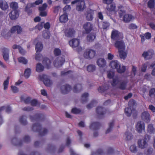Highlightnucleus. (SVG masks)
I'll list each match as a JSON object with an SVG mask.
<instances>
[{
    "instance_id": "a878e982",
    "label": "nucleus",
    "mask_w": 155,
    "mask_h": 155,
    "mask_svg": "<svg viewBox=\"0 0 155 155\" xmlns=\"http://www.w3.org/2000/svg\"><path fill=\"white\" fill-rule=\"evenodd\" d=\"M1 35L4 38L8 39L11 36V33L9 30L5 29L2 31Z\"/></svg>"
},
{
    "instance_id": "13d9d810",
    "label": "nucleus",
    "mask_w": 155,
    "mask_h": 155,
    "mask_svg": "<svg viewBox=\"0 0 155 155\" xmlns=\"http://www.w3.org/2000/svg\"><path fill=\"white\" fill-rule=\"evenodd\" d=\"M44 25V23L43 22L40 23L36 26L35 28L38 30H40L42 28Z\"/></svg>"
},
{
    "instance_id": "f704fd0d",
    "label": "nucleus",
    "mask_w": 155,
    "mask_h": 155,
    "mask_svg": "<svg viewBox=\"0 0 155 155\" xmlns=\"http://www.w3.org/2000/svg\"><path fill=\"white\" fill-rule=\"evenodd\" d=\"M18 62L24 64L27 63L28 60L25 58L23 57H20L18 58Z\"/></svg>"
},
{
    "instance_id": "c85d7f7f",
    "label": "nucleus",
    "mask_w": 155,
    "mask_h": 155,
    "mask_svg": "<svg viewBox=\"0 0 155 155\" xmlns=\"http://www.w3.org/2000/svg\"><path fill=\"white\" fill-rule=\"evenodd\" d=\"M44 69V67L42 64L39 63H38L36 67V70L38 72H40L43 71Z\"/></svg>"
},
{
    "instance_id": "c756f323",
    "label": "nucleus",
    "mask_w": 155,
    "mask_h": 155,
    "mask_svg": "<svg viewBox=\"0 0 155 155\" xmlns=\"http://www.w3.org/2000/svg\"><path fill=\"white\" fill-rule=\"evenodd\" d=\"M68 20L67 15L66 14L62 15L60 18V21L61 22H66Z\"/></svg>"
},
{
    "instance_id": "0eeeda50",
    "label": "nucleus",
    "mask_w": 155,
    "mask_h": 155,
    "mask_svg": "<svg viewBox=\"0 0 155 155\" xmlns=\"http://www.w3.org/2000/svg\"><path fill=\"white\" fill-rule=\"evenodd\" d=\"M154 54L153 50H150L143 52L142 54V57L145 60H148L151 58Z\"/></svg>"
},
{
    "instance_id": "72a5a7b5",
    "label": "nucleus",
    "mask_w": 155,
    "mask_h": 155,
    "mask_svg": "<svg viewBox=\"0 0 155 155\" xmlns=\"http://www.w3.org/2000/svg\"><path fill=\"white\" fill-rule=\"evenodd\" d=\"M119 55L120 58L121 59H124L127 57V53L124 51V50L119 51Z\"/></svg>"
},
{
    "instance_id": "bf43d9fd",
    "label": "nucleus",
    "mask_w": 155,
    "mask_h": 155,
    "mask_svg": "<svg viewBox=\"0 0 155 155\" xmlns=\"http://www.w3.org/2000/svg\"><path fill=\"white\" fill-rule=\"evenodd\" d=\"M137 28V26L134 24H131L129 26V28L130 29H135Z\"/></svg>"
},
{
    "instance_id": "2eb2a0df",
    "label": "nucleus",
    "mask_w": 155,
    "mask_h": 155,
    "mask_svg": "<svg viewBox=\"0 0 155 155\" xmlns=\"http://www.w3.org/2000/svg\"><path fill=\"white\" fill-rule=\"evenodd\" d=\"M142 119L146 122H148L150 120V114L147 111L143 112L141 114Z\"/></svg>"
},
{
    "instance_id": "4c0bfd02",
    "label": "nucleus",
    "mask_w": 155,
    "mask_h": 155,
    "mask_svg": "<svg viewBox=\"0 0 155 155\" xmlns=\"http://www.w3.org/2000/svg\"><path fill=\"white\" fill-rule=\"evenodd\" d=\"M10 7L13 10H16L18 8V3L16 2H13L10 4Z\"/></svg>"
},
{
    "instance_id": "774afa93",
    "label": "nucleus",
    "mask_w": 155,
    "mask_h": 155,
    "mask_svg": "<svg viewBox=\"0 0 155 155\" xmlns=\"http://www.w3.org/2000/svg\"><path fill=\"white\" fill-rule=\"evenodd\" d=\"M114 57V55L111 53H108L107 54V59L108 60H111Z\"/></svg>"
},
{
    "instance_id": "473e14b6",
    "label": "nucleus",
    "mask_w": 155,
    "mask_h": 155,
    "mask_svg": "<svg viewBox=\"0 0 155 155\" xmlns=\"http://www.w3.org/2000/svg\"><path fill=\"white\" fill-rule=\"evenodd\" d=\"M95 35L94 34H90L87 37V40L89 42H91L95 38Z\"/></svg>"
},
{
    "instance_id": "680f3d73",
    "label": "nucleus",
    "mask_w": 155,
    "mask_h": 155,
    "mask_svg": "<svg viewBox=\"0 0 155 155\" xmlns=\"http://www.w3.org/2000/svg\"><path fill=\"white\" fill-rule=\"evenodd\" d=\"M40 15L42 17L46 16L47 15V12L45 11H40Z\"/></svg>"
},
{
    "instance_id": "58836bf2",
    "label": "nucleus",
    "mask_w": 155,
    "mask_h": 155,
    "mask_svg": "<svg viewBox=\"0 0 155 155\" xmlns=\"http://www.w3.org/2000/svg\"><path fill=\"white\" fill-rule=\"evenodd\" d=\"M31 70L29 68H27L26 69L25 71L24 75L25 77L28 78L31 74Z\"/></svg>"
},
{
    "instance_id": "8fccbe9b",
    "label": "nucleus",
    "mask_w": 155,
    "mask_h": 155,
    "mask_svg": "<svg viewBox=\"0 0 155 155\" xmlns=\"http://www.w3.org/2000/svg\"><path fill=\"white\" fill-rule=\"evenodd\" d=\"M42 58V55L39 53H36L35 57V59L38 61H40Z\"/></svg>"
},
{
    "instance_id": "e2e57ef3",
    "label": "nucleus",
    "mask_w": 155,
    "mask_h": 155,
    "mask_svg": "<svg viewBox=\"0 0 155 155\" xmlns=\"http://www.w3.org/2000/svg\"><path fill=\"white\" fill-rule=\"evenodd\" d=\"M121 69H120V68L118 69L117 71L120 73H122L124 72L126 69V68L125 66H122L121 68Z\"/></svg>"
},
{
    "instance_id": "37998d69",
    "label": "nucleus",
    "mask_w": 155,
    "mask_h": 155,
    "mask_svg": "<svg viewBox=\"0 0 155 155\" xmlns=\"http://www.w3.org/2000/svg\"><path fill=\"white\" fill-rule=\"evenodd\" d=\"M130 150L131 152L135 153L137 151V148L135 145H131L130 148Z\"/></svg>"
},
{
    "instance_id": "c03bdc74",
    "label": "nucleus",
    "mask_w": 155,
    "mask_h": 155,
    "mask_svg": "<svg viewBox=\"0 0 155 155\" xmlns=\"http://www.w3.org/2000/svg\"><path fill=\"white\" fill-rule=\"evenodd\" d=\"M9 84V79L7 78V79L4 81L3 83L4 90H6L8 87Z\"/></svg>"
},
{
    "instance_id": "f03ea898",
    "label": "nucleus",
    "mask_w": 155,
    "mask_h": 155,
    "mask_svg": "<svg viewBox=\"0 0 155 155\" xmlns=\"http://www.w3.org/2000/svg\"><path fill=\"white\" fill-rule=\"evenodd\" d=\"M69 44L73 48H76L77 50L78 51H80L82 49V48L80 45V41L78 39H72L69 41Z\"/></svg>"
},
{
    "instance_id": "864d4df0",
    "label": "nucleus",
    "mask_w": 155,
    "mask_h": 155,
    "mask_svg": "<svg viewBox=\"0 0 155 155\" xmlns=\"http://www.w3.org/2000/svg\"><path fill=\"white\" fill-rule=\"evenodd\" d=\"M11 88L12 91L14 93H17L19 91L18 89L15 86H11Z\"/></svg>"
},
{
    "instance_id": "1a4fd4ad",
    "label": "nucleus",
    "mask_w": 155,
    "mask_h": 155,
    "mask_svg": "<svg viewBox=\"0 0 155 155\" xmlns=\"http://www.w3.org/2000/svg\"><path fill=\"white\" fill-rule=\"evenodd\" d=\"M122 34L116 30H113L111 34V38L114 39H120L123 38Z\"/></svg>"
},
{
    "instance_id": "f8f14e48",
    "label": "nucleus",
    "mask_w": 155,
    "mask_h": 155,
    "mask_svg": "<svg viewBox=\"0 0 155 155\" xmlns=\"http://www.w3.org/2000/svg\"><path fill=\"white\" fill-rule=\"evenodd\" d=\"M10 50L9 49L6 48H4L2 51V55L4 60L5 61H8L9 59V53Z\"/></svg>"
},
{
    "instance_id": "412c9836",
    "label": "nucleus",
    "mask_w": 155,
    "mask_h": 155,
    "mask_svg": "<svg viewBox=\"0 0 155 155\" xmlns=\"http://www.w3.org/2000/svg\"><path fill=\"white\" fill-rule=\"evenodd\" d=\"M97 65L100 68H104L106 65V61L104 58H99L97 61Z\"/></svg>"
},
{
    "instance_id": "79ce46f5",
    "label": "nucleus",
    "mask_w": 155,
    "mask_h": 155,
    "mask_svg": "<svg viewBox=\"0 0 155 155\" xmlns=\"http://www.w3.org/2000/svg\"><path fill=\"white\" fill-rule=\"evenodd\" d=\"M82 89V86L81 84H77L74 88V91L77 92L80 91Z\"/></svg>"
},
{
    "instance_id": "423d86ee",
    "label": "nucleus",
    "mask_w": 155,
    "mask_h": 155,
    "mask_svg": "<svg viewBox=\"0 0 155 155\" xmlns=\"http://www.w3.org/2000/svg\"><path fill=\"white\" fill-rule=\"evenodd\" d=\"M65 61V59L63 58L58 57L54 61L53 64L57 68L61 67Z\"/></svg>"
},
{
    "instance_id": "6ab92c4d",
    "label": "nucleus",
    "mask_w": 155,
    "mask_h": 155,
    "mask_svg": "<svg viewBox=\"0 0 155 155\" xmlns=\"http://www.w3.org/2000/svg\"><path fill=\"white\" fill-rule=\"evenodd\" d=\"M94 11L91 9H88L86 14V18L87 20L91 21L93 18V15L94 14Z\"/></svg>"
},
{
    "instance_id": "09e8293b",
    "label": "nucleus",
    "mask_w": 155,
    "mask_h": 155,
    "mask_svg": "<svg viewBox=\"0 0 155 155\" xmlns=\"http://www.w3.org/2000/svg\"><path fill=\"white\" fill-rule=\"evenodd\" d=\"M107 75L109 78H113L114 75V71L113 70L108 71L107 73Z\"/></svg>"
},
{
    "instance_id": "49530a36",
    "label": "nucleus",
    "mask_w": 155,
    "mask_h": 155,
    "mask_svg": "<svg viewBox=\"0 0 155 155\" xmlns=\"http://www.w3.org/2000/svg\"><path fill=\"white\" fill-rule=\"evenodd\" d=\"M43 36L45 38L48 39L50 37V34L48 31H45L43 33Z\"/></svg>"
},
{
    "instance_id": "f257e3e1",
    "label": "nucleus",
    "mask_w": 155,
    "mask_h": 155,
    "mask_svg": "<svg viewBox=\"0 0 155 155\" xmlns=\"http://www.w3.org/2000/svg\"><path fill=\"white\" fill-rule=\"evenodd\" d=\"M119 13L120 18L123 16V21L125 22H129L134 18V17L131 15L126 14L125 12L122 9L119 10Z\"/></svg>"
},
{
    "instance_id": "39448f33",
    "label": "nucleus",
    "mask_w": 155,
    "mask_h": 155,
    "mask_svg": "<svg viewBox=\"0 0 155 155\" xmlns=\"http://www.w3.org/2000/svg\"><path fill=\"white\" fill-rule=\"evenodd\" d=\"M40 79L42 81L44 84L47 86H50L52 84V82L48 78V76L45 75H41L39 76Z\"/></svg>"
},
{
    "instance_id": "9b49d317",
    "label": "nucleus",
    "mask_w": 155,
    "mask_h": 155,
    "mask_svg": "<svg viewBox=\"0 0 155 155\" xmlns=\"http://www.w3.org/2000/svg\"><path fill=\"white\" fill-rule=\"evenodd\" d=\"M109 66L112 69H116L117 71L120 67V64L117 60H113L110 62Z\"/></svg>"
},
{
    "instance_id": "dca6fc26",
    "label": "nucleus",
    "mask_w": 155,
    "mask_h": 155,
    "mask_svg": "<svg viewBox=\"0 0 155 155\" xmlns=\"http://www.w3.org/2000/svg\"><path fill=\"white\" fill-rule=\"evenodd\" d=\"M85 8L84 0H80L77 4L76 9L78 11H82Z\"/></svg>"
},
{
    "instance_id": "a211bd4d",
    "label": "nucleus",
    "mask_w": 155,
    "mask_h": 155,
    "mask_svg": "<svg viewBox=\"0 0 155 155\" xmlns=\"http://www.w3.org/2000/svg\"><path fill=\"white\" fill-rule=\"evenodd\" d=\"M42 0H37L35 2V3H29L26 6L25 10L27 12L28 9L31 7H35V5H38L42 3Z\"/></svg>"
},
{
    "instance_id": "20e7f679",
    "label": "nucleus",
    "mask_w": 155,
    "mask_h": 155,
    "mask_svg": "<svg viewBox=\"0 0 155 155\" xmlns=\"http://www.w3.org/2000/svg\"><path fill=\"white\" fill-rule=\"evenodd\" d=\"M95 51L91 49H86L83 53L84 57L87 59H90L93 58L95 55Z\"/></svg>"
},
{
    "instance_id": "e433bc0d",
    "label": "nucleus",
    "mask_w": 155,
    "mask_h": 155,
    "mask_svg": "<svg viewBox=\"0 0 155 155\" xmlns=\"http://www.w3.org/2000/svg\"><path fill=\"white\" fill-rule=\"evenodd\" d=\"M96 69L95 65H90L87 66V70L89 72H92L94 71Z\"/></svg>"
},
{
    "instance_id": "3c124183",
    "label": "nucleus",
    "mask_w": 155,
    "mask_h": 155,
    "mask_svg": "<svg viewBox=\"0 0 155 155\" xmlns=\"http://www.w3.org/2000/svg\"><path fill=\"white\" fill-rule=\"evenodd\" d=\"M47 5L46 3H44L42 5L39 7V9L40 11H45L47 7Z\"/></svg>"
},
{
    "instance_id": "6e6552de",
    "label": "nucleus",
    "mask_w": 155,
    "mask_h": 155,
    "mask_svg": "<svg viewBox=\"0 0 155 155\" xmlns=\"http://www.w3.org/2000/svg\"><path fill=\"white\" fill-rule=\"evenodd\" d=\"M134 100H132L129 102L128 105L130 107L126 108L125 109V113L127 116H130L131 115L132 112L131 108H133L134 106Z\"/></svg>"
},
{
    "instance_id": "603ef678",
    "label": "nucleus",
    "mask_w": 155,
    "mask_h": 155,
    "mask_svg": "<svg viewBox=\"0 0 155 155\" xmlns=\"http://www.w3.org/2000/svg\"><path fill=\"white\" fill-rule=\"evenodd\" d=\"M88 96V94L87 93H84V94L81 97V100L83 102L86 101L87 100V98Z\"/></svg>"
},
{
    "instance_id": "0e129e2a",
    "label": "nucleus",
    "mask_w": 155,
    "mask_h": 155,
    "mask_svg": "<svg viewBox=\"0 0 155 155\" xmlns=\"http://www.w3.org/2000/svg\"><path fill=\"white\" fill-rule=\"evenodd\" d=\"M153 149L152 148H149L147 150V151L145 152V153L147 155L150 154L152 153L153 152Z\"/></svg>"
},
{
    "instance_id": "338daca9",
    "label": "nucleus",
    "mask_w": 155,
    "mask_h": 155,
    "mask_svg": "<svg viewBox=\"0 0 155 155\" xmlns=\"http://www.w3.org/2000/svg\"><path fill=\"white\" fill-rule=\"evenodd\" d=\"M20 121L21 123L23 124H25L26 123V120L25 117H23L20 118Z\"/></svg>"
},
{
    "instance_id": "7ed1b4c3",
    "label": "nucleus",
    "mask_w": 155,
    "mask_h": 155,
    "mask_svg": "<svg viewBox=\"0 0 155 155\" xmlns=\"http://www.w3.org/2000/svg\"><path fill=\"white\" fill-rule=\"evenodd\" d=\"M113 87H117L122 89H124L126 87V84L125 82H120L117 77L113 79V81L111 83Z\"/></svg>"
},
{
    "instance_id": "ddd939ff",
    "label": "nucleus",
    "mask_w": 155,
    "mask_h": 155,
    "mask_svg": "<svg viewBox=\"0 0 155 155\" xmlns=\"http://www.w3.org/2000/svg\"><path fill=\"white\" fill-rule=\"evenodd\" d=\"M147 145V143L145 138L140 139L138 141V147L141 149L145 148Z\"/></svg>"
},
{
    "instance_id": "f3484780",
    "label": "nucleus",
    "mask_w": 155,
    "mask_h": 155,
    "mask_svg": "<svg viewBox=\"0 0 155 155\" xmlns=\"http://www.w3.org/2000/svg\"><path fill=\"white\" fill-rule=\"evenodd\" d=\"M115 46L116 48H118L119 51L124 50L125 49V46L122 41H117L115 44Z\"/></svg>"
},
{
    "instance_id": "5701e85b",
    "label": "nucleus",
    "mask_w": 155,
    "mask_h": 155,
    "mask_svg": "<svg viewBox=\"0 0 155 155\" xmlns=\"http://www.w3.org/2000/svg\"><path fill=\"white\" fill-rule=\"evenodd\" d=\"M22 29L21 27L18 25L13 27L11 29V32L14 33L17 31V34H20L22 32Z\"/></svg>"
},
{
    "instance_id": "5fc2aeb1",
    "label": "nucleus",
    "mask_w": 155,
    "mask_h": 155,
    "mask_svg": "<svg viewBox=\"0 0 155 155\" xmlns=\"http://www.w3.org/2000/svg\"><path fill=\"white\" fill-rule=\"evenodd\" d=\"M154 4V0H150L148 3V6L151 8H153Z\"/></svg>"
},
{
    "instance_id": "b1692460",
    "label": "nucleus",
    "mask_w": 155,
    "mask_h": 155,
    "mask_svg": "<svg viewBox=\"0 0 155 155\" xmlns=\"http://www.w3.org/2000/svg\"><path fill=\"white\" fill-rule=\"evenodd\" d=\"M0 8L3 11H5L8 8V6L7 2L5 1L0 0Z\"/></svg>"
},
{
    "instance_id": "bb28decb",
    "label": "nucleus",
    "mask_w": 155,
    "mask_h": 155,
    "mask_svg": "<svg viewBox=\"0 0 155 155\" xmlns=\"http://www.w3.org/2000/svg\"><path fill=\"white\" fill-rule=\"evenodd\" d=\"M75 33V31L72 28L67 29L65 31V35L68 37L72 36Z\"/></svg>"
},
{
    "instance_id": "69168bd1",
    "label": "nucleus",
    "mask_w": 155,
    "mask_h": 155,
    "mask_svg": "<svg viewBox=\"0 0 155 155\" xmlns=\"http://www.w3.org/2000/svg\"><path fill=\"white\" fill-rule=\"evenodd\" d=\"M144 37L147 39H149L151 38V34L148 32L147 33L144 35Z\"/></svg>"
},
{
    "instance_id": "a19ab883",
    "label": "nucleus",
    "mask_w": 155,
    "mask_h": 155,
    "mask_svg": "<svg viewBox=\"0 0 155 155\" xmlns=\"http://www.w3.org/2000/svg\"><path fill=\"white\" fill-rule=\"evenodd\" d=\"M53 52L54 54L56 56H58L60 55L61 54V50L58 48H55L54 49Z\"/></svg>"
},
{
    "instance_id": "393cba45",
    "label": "nucleus",
    "mask_w": 155,
    "mask_h": 155,
    "mask_svg": "<svg viewBox=\"0 0 155 155\" xmlns=\"http://www.w3.org/2000/svg\"><path fill=\"white\" fill-rule=\"evenodd\" d=\"M71 89V87L68 85H63L61 87V92L64 94H67Z\"/></svg>"
},
{
    "instance_id": "a18cd8bd",
    "label": "nucleus",
    "mask_w": 155,
    "mask_h": 155,
    "mask_svg": "<svg viewBox=\"0 0 155 155\" xmlns=\"http://www.w3.org/2000/svg\"><path fill=\"white\" fill-rule=\"evenodd\" d=\"M113 125L114 123L113 122H111L109 124V128L106 131V134H108L112 130V128L113 126Z\"/></svg>"
},
{
    "instance_id": "aec40b11",
    "label": "nucleus",
    "mask_w": 155,
    "mask_h": 155,
    "mask_svg": "<svg viewBox=\"0 0 155 155\" xmlns=\"http://www.w3.org/2000/svg\"><path fill=\"white\" fill-rule=\"evenodd\" d=\"M9 16L12 20H15L18 17L19 15L17 10H13L9 13Z\"/></svg>"
},
{
    "instance_id": "6e6d98bb",
    "label": "nucleus",
    "mask_w": 155,
    "mask_h": 155,
    "mask_svg": "<svg viewBox=\"0 0 155 155\" xmlns=\"http://www.w3.org/2000/svg\"><path fill=\"white\" fill-rule=\"evenodd\" d=\"M148 62H146L143 64L141 67V71L143 72H145L147 67V66L149 65Z\"/></svg>"
},
{
    "instance_id": "4468645a",
    "label": "nucleus",
    "mask_w": 155,
    "mask_h": 155,
    "mask_svg": "<svg viewBox=\"0 0 155 155\" xmlns=\"http://www.w3.org/2000/svg\"><path fill=\"white\" fill-rule=\"evenodd\" d=\"M83 27L86 33H88L92 30L93 25L90 22H87L84 24Z\"/></svg>"
},
{
    "instance_id": "ea45409f",
    "label": "nucleus",
    "mask_w": 155,
    "mask_h": 155,
    "mask_svg": "<svg viewBox=\"0 0 155 155\" xmlns=\"http://www.w3.org/2000/svg\"><path fill=\"white\" fill-rule=\"evenodd\" d=\"M104 109L101 107H98L96 110L97 112L100 115H103L104 114Z\"/></svg>"
},
{
    "instance_id": "7c9ffc66",
    "label": "nucleus",
    "mask_w": 155,
    "mask_h": 155,
    "mask_svg": "<svg viewBox=\"0 0 155 155\" xmlns=\"http://www.w3.org/2000/svg\"><path fill=\"white\" fill-rule=\"evenodd\" d=\"M124 138L126 140H130L132 138V134L130 133L127 132L124 136Z\"/></svg>"
},
{
    "instance_id": "cd10ccee",
    "label": "nucleus",
    "mask_w": 155,
    "mask_h": 155,
    "mask_svg": "<svg viewBox=\"0 0 155 155\" xmlns=\"http://www.w3.org/2000/svg\"><path fill=\"white\" fill-rule=\"evenodd\" d=\"M43 45L40 42H38L36 45L35 50L36 53L40 52L41 51L43 48Z\"/></svg>"
},
{
    "instance_id": "9d476101",
    "label": "nucleus",
    "mask_w": 155,
    "mask_h": 155,
    "mask_svg": "<svg viewBox=\"0 0 155 155\" xmlns=\"http://www.w3.org/2000/svg\"><path fill=\"white\" fill-rule=\"evenodd\" d=\"M137 131L139 133H141L145 130V124L143 122L139 121L136 124V127Z\"/></svg>"
},
{
    "instance_id": "c9c22d12",
    "label": "nucleus",
    "mask_w": 155,
    "mask_h": 155,
    "mask_svg": "<svg viewBox=\"0 0 155 155\" xmlns=\"http://www.w3.org/2000/svg\"><path fill=\"white\" fill-rule=\"evenodd\" d=\"M147 130L150 133H154L155 132V129H154L152 124H150L147 126Z\"/></svg>"
},
{
    "instance_id": "2f4dec72",
    "label": "nucleus",
    "mask_w": 155,
    "mask_h": 155,
    "mask_svg": "<svg viewBox=\"0 0 155 155\" xmlns=\"http://www.w3.org/2000/svg\"><path fill=\"white\" fill-rule=\"evenodd\" d=\"M115 8V5L114 3H111L108 5L107 7V9L109 12H112L114 11Z\"/></svg>"
},
{
    "instance_id": "4be33fe9",
    "label": "nucleus",
    "mask_w": 155,
    "mask_h": 155,
    "mask_svg": "<svg viewBox=\"0 0 155 155\" xmlns=\"http://www.w3.org/2000/svg\"><path fill=\"white\" fill-rule=\"evenodd\" d=\"M43 64L45 67L47 69H49L51 67V62L47 58H45L43 61Z\"/></svg>"
},
{
    "instance_id": "052dcab7",
    "label": "nucleus",
    "mask_w": 155,
    "mask_h": 155,
    "mask_svg": "<svg viewBox=\"0 0 155 155\" xmlns=\"http://www.w3.org/2000/svg\"><path fill=\"white\" fill-rule=\"evenodd\" d=\"M34 130L38 129L41 128V126L38 123L35 124H34L33 127Z\"/></svg>"
},
{
    "instance_id": "4d7b16f0",
    "label": "nucleus",
    "mask_w": 155,
    "mask_h": 155,
    "mask_svg": "<svg viewBox=\"0 0 155 155\" xmlns=\"http://www.w3.org/2000/svg\"><path fill=\"white\" fill-rule=\"evenodd\" d=\"M81 112V110L76 108H74L72 109L71 112L74 114H78Z\"/></svg>"
},
{
    "instance_id": "de8ad7c7",
    "label": "nucleus",
    "mask_w": 155,
    "mask_h": 155,
    "mask_svg": "<svg viewBox=\"0 0 155 155\" xmlns=\"http://www.w3.org/2000/svg\"><path fill=\"white\" fill-rule=\"evenodd\" d=\"M149 95L150 96L152 97H155V88H153L150 90L149 92Z\"/></svg>"
}]
</instances>
